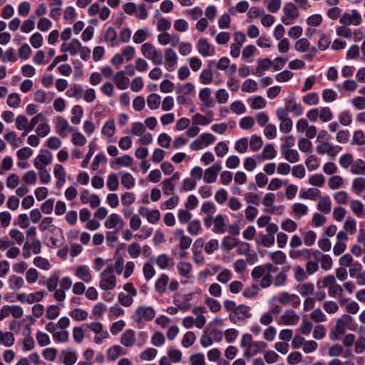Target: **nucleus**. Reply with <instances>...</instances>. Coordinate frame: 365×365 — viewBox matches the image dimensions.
Returning a JSON list of instances; mask_svg holds the SVG:
<instances>
[{
    "label": "nucleus",
    "instance_id": "obj_40",
    "mask_svg": "<svg viewBox=\"0 0 365 365\" xmlns=\"http://www.w3.org/2000/svg\"><path fill=\"white\" fill-rule=\"evenodd\" d=\"M237 243L238 242L237 239L227 236L224 237L221 245V247L224 251L228 252L231 250L233 247H236Z\"/></svg>",
    "mask_w": 365,
    "mask_h": 365
},
{
    "label": "nucleus",
    "instance_id": "obj_62",
    "mask_svg": "<svg viewBox=\"0 0 365 365\" xmlns=\"http://www.w3.org/2000/svg\"><path fill=\"white\" fill-rule=\"evenodd\" d=\"M248 140L246 138H242L237 140L235 144V149L240 153H245L247 150Z\"/></svg>",
    "mask_w": 365,
    "mask_h": 365
},
{
    "label": "nucleus",
    "instance_id": "obj_30",
    "mask_svg": "<svg viewBox=\"0 0 365 365\" xmlns=\"http://www.w3.org/2000/svg\"><path fill=\"white\" fill-rule=\"evenodd\" d=\"M317 208L325 214L329 213L331 209V202L329 197L325 196L320 198L317 205Z\"/></svg>",
    "mask_w": 365,
    "mask_h": 365
},
{
    "label": "nucleus",
    "instance_id": "obj_19",
    "mask_svg": "<svg viewBox=\"0 0 365 365\" xmlns=\"http://www.w3.org/2000/svg\"><path fill=\"white\" fill-rule=\"evenodd\" d=\"M66 96L70 98H74L77 100L81 99L83 94V88L79 84H72L66 91Z\"/></svg>",
    "mask_w": 365,
    "mask_h": 365
},
{
    "label": "nucleus",
    "instance_id": "obj_59",
    "mask_svg": "<svg viewBox=\"0 0 365 365\" xmlns=\"http://www.w3.org/2000/svg\"><path fill=\"white\" fill-rule=\"evenodd\" d=\"M201 228V224L200 220H194L189 222L187 226V232L193 236L198 235L199 230Z\"/></svg>",
    "mask_w": 365,
    "mask_h": 365
},
{
    "label": "nucleus",
    "instance_id": "obj_58",
    "mask_svg": "<svg viewBox=\"0 0 365 365\" xmlns=\"http://www.w3.org/2000/svg\"><path fill=\"white\" fill-rule=\"evenodd\" d=\"M36 340L40 346L43 347L48 346L51 343L49 336L41 331H38L36 333Z\"/></svg>",
    "mask_w": 365,
    "mask_h": 365
},
{
    "label": "nucleus",
    "instance_id": "obj_33",
    "mask_svg": "<svg viewBox=\"0 0 365 365\" xmlns=\"http://www.w3.org/2000/svg\"><path fill=\"white\" fill-rule=\"evenodd\" d=\"M351 173L354 175H365V161L361 159L356 160L351 165Z\"/></svg>",
    "mask_w": 365,
    "mask_h": 365
},
{
    "label": "nucleus",
    "instance_id": "obj_39",
    "mask_svg": "<svg viewBox=\"0 0 365 365\" xmlns=\"http://www.w3.org/2000/svg\"><path fill=\"white\" fill-rule=\"evenodd\" d=\"M72 117L71 118V123L78 125L81 122V118L83 115V110L81 106L76 105L72 108Z\"/></svg>",
    "mask_w": 365,
    "mask_h": 365
},
{
    "label": "nucleus",
    "instance_id": "obj_18",
    "mask_svg": "<svg viewBox=\"0 0 365 365\" xmlns=\"http://www.w3.org/2000/svg\"><path fill=\"white\" fill-rule=\"evenodd\" d=\"M289 256L292 259L306 260L312 257V252L311 250L304 248L299 250H290Z\"/></svg>",
    "mask_w": 365,
    "mask_h": 365
},
{
    "label": "nucleus",
    "instance_id": "obj_25",
    "mask_svg": "<svg viewBox=\"0 0 365 365\" xmlns=\"http://www.w3.org/2000/svg\"><path fill=\"white\" fill-rule=\"evenodd\" d=\"M200 100L207 106L212 107L213 101L211 98V90L209 88H204L199 93Z\"/></svg>",
    "mask_w": 365,
    "mask_h": 365
},
{
    "label": "nucleus",
    "instance_id": "obj_32",
    "mask_svg": "<svg viewBox=\"0 0 365 365\" xmlns=\"http://www.w3.org/2000/svg\"><path fill=\"white\" fill-rule=\"evenodd\" d=\"M285 106L289 111L294 113L296 116H299L303 113L302 107L300 104L295 103L294 100H288L285 102Z\"/></svg>",
    "mask_w": 365,
    "mask_h": 365
},
{
    "label": "nucleus",
    "instance_id": "obj_47",
    "mask_svg": "<svg viewBox=\"0 0 365 365\" xmlns=\"http://www.w3.org/2000/svg\"><path fill=\"white\" fill-rule=\"evenodd\" d=\"M292 210L296 216L302 217L306 215L309 210L306 205L297 202L292 205Z\"/></svg>",
    "mask_w": 365,
    "mask_h": 365
},
{
    "label": "nucleus",
    "instance_id": "obj_2",
    "mask_svg": "<svg viewBox=\"0 0 365 365\" xmlns=\"http://www.w3.org/2000/svg\"><path fill=\"white\" fill-rule=\"evenodd\" d=\"M352 320L353 318L348 314H344L341 318L338 319L336 325L329 331V339L331 341L337 340L340 336L345 333L346 325L352 322Z\"/></svg>",
    "mask_w": 365,
    "mask_h": 365
},
{
    "label": "nucleus",
    "instance_id": "obj_49",
    "mask_svg": "<svg viewBox=\"0 0 365 365\" xmlns=\"http://www.w3.org/2000/svg\"><path fill=\"white\" fill-rule=\"evenodd\" d=\"M36 19L34 16H31L28 19L24 21L21 31L23 33H29L31 32L35 27Z\"/></svg>",
    "mask_w": 365,
    "mask_h": 365
},
{
    "label": "nucleus",
    "instance_id": "obj_21",
    "mask_svg": "<svg viewBox=\"0 0 365 365\" xmlns=\"http://www.w3.org/2000/svg\"><path fill=\"white\" fill-rule=\"evenodd\" d=\"M257 244H262L265 247H269L275 242L274 235L259 233L255 240Z\"/></svg>",
    "mask_w": 365,
    "mask_h": 365
},
{
    "label": "nucleus",
    "instance_id": "obj_56",
    "mask_svg": "<svg viewBox=\"0 0 365 365\" xmlns=\"http://www.w3.org/2000/svg\"><path fill=\"white\" fill-rule=\"evenodd\" d=\"M107 186L110 191H115L118 190L119 182L117 175L111 173L108 175Z\"/></svg>",
    "mask_w": 365,
    "mask_h": 365
},
{
    "label": "nucleus",
    "instance_id": "obj_31",
    "mask_svg": "<svg viewBox=\"0 0 365 365\" xmlns=\"http://www.w3.org/2000/svg\"><path fill=\"white\" fill-rule=\"evenodd\" d=\"M193 123L196 125H207L210 124L212 119V114L210 113L207 115H202L200 113H196L192 118Z\"/></svg>",
    "mask_w": 365,
    "mask_h": 365
},
{
    "label": "nucleus",
    "instance_id": "obj_41",
    "mask_svg": "<svg viewBox=\"0 0 365 365\" xmlns=\"http://www.w3.org/2000/svg\"><path fill=\"white\" fill-rule=\"evenodd\" d=\"M269 256L275 264H284L287 258L286 255L279 250L269 253Z\"/></svg>",
    "mask_w": 365,
    "mask_h": 365
},
{
    "label": "nucleus",
    "instance_id": "obj_27",
    "mask_svg": "<svg viewBox=\"0 0 365 365\" xmlns=\"http://www.w3.org/2000/svg\"><path fill=\"white\" fill-rule=\"evenodd\" d=\"M214 229L213 232L215 233L222 234L225 232V217L223 215L219 214L217 215L213 221Z\"/></svg>",
    "mask_w": 365,
    "mask_h": 365
},
{
    "label": "nucleus",
    "instance_id": "obj_9",
    "mask_svg": "<svg viewBox=\"0 0 365 365\" xmlns=\"http://www.w3.org/2000/svg\"><path fill=\"white\" fill-rule=\"evenodd\" d=\"M165 53V67L168 71H173L178 63V56L176 52L172 48H166Z\"/></svg>",
    "mask_w": 365,
    "mask_h": 365
},
{
    "label": "nucleus",
    "instance_id": "obj_51",
    "mask_svg": "<svg viewBox=\"0 0 365 365\" xmlns=\"http://www.w3.org/2000/svg\"><path fill=\"white\" fill-rule=\"evenodd\" d=\"M26 247L31 249L34 255H38L41 251V243L38 239L33 238L31 244H25L24 249Z\"/></svg>",
    "mask_w": 365,
    "mask_h": 365
},
{
    "label": "nucleus",
    "instance_id": "obj_53",
    "mask_svg": "<svg viewBox=\"0 0 365 365\" xmlns=\"http://www.w3.org/2000/svg\"><path fill=\"white\" fill-rule=\"evenodd\" d=\"M344 229L351 235L355 233L356 230V222L355 219L351 217H348L344 223Z\"/></svg>",
    "mask_w": 365,
    "mask_h": 365
},
{
    "label": "nucleus",
    "instance_id": "obj_5",
    "mask_svg": "<svg viewBox=\"0 0 365 365\" xmlns=\"http://www.w3.org/2000/svg\"><path fill=\"white\" fill-rule=\"evenodd\" d=\"M250 312V307L245 304H240L237 306L234 313H230L229 319L233 324H239L241 322H244L247 319L251 317Z\"/></svg>",
    "mask_w": 365,
    "mask_h": 365
},
{
    "label": "nucleus",
    "instance_id": "obj_42",
    "mask_svg": "<svg viewBox=\"0 0 365 365\" xmlns=\"http://www.w3.org/2000/svg\"><path fill=\"white\" fill-rule=\"evenodd\" d=\"M147 103L151 110L158 108L160 104V96L156 93L149 95L147 98Z\"/></svg>",
    "mask_w": 365,
    "mask_h": 365
},
{
    "label": "nucleus",
    "instance_id": "obj_54",
    "mask_svg": "<svg viewBox=\"0 0 365 365\" xmlns=\"http://www.w3.org/2000/svg\"><path fill=\"white\" fill-rule=\"evenodd\" d=\"M200 81L202 84L207 85L210 83L213 79V74L210 67L207 69H204L200 76Z\"/></svg>",
    "mask_w": 365,
    "mask_h": 365
},
{
    "label": "nucleus",
    "instance_id": "obj_35",
    "mask_svg": "<svg viewBox=\"0 0 365 365\" xmlns=\"http://www.w3.org/2000/svg\"><path fill=\"white\" fill-rule=\"evenodd\" d=\"M272 65V61L268 58H265L259 60L258 65H257L255 72L254 73L258 76H260L261 72L262 71L268 70L271 67Z\"/></svg>",
    "mask_w": 365,
    "mask_h": 365
},
{
    "label": "nucleus",
    "instance_id": "obj_61",
    "mask_svg": "<svg viewBox=\"0 0 365 365\" xmlns=\"http://www.w3.org/2000/svg\"><path fill=\"white\" fill-rule=\"evenodd\" d=\"M298 147L304 153H311L312 150V143L307 138H301L299 140Z\"/></svg>",
    "mask_w": 365,
    "mask_h": 365
},
{
    "label": "nucleus",
    "instance_id": "obj_26",
    "mask_svg": "<svg viewBox=\"0 0 365 365\" xmlns=\"http://www.w3.org/2000/svg\"><path fill=\"white\" fill-rule=\"evenodd\" d=\"M282 153L284 155L285 159L291 163H294L299 161V155L297 150L287 149L284 150V146L281 148Z\"/></svg>",
    "mask_w": 365,
    "mask_h": 365
},
{
    "label": "nucleus",
    "instance_id": "obj_43",
    "mask_svg": "<svg viewBox=\"0 0 365 365\" xmlns=\"http://www.w3.org/2000/svg\"><path fill=\"white\" fill-rule=\"evenodd\" d=\"M123 348L119 345L113 346L108 349L107 351V358L110 361H115L120 354Z\"/></svg>",
    "mask_w": 365,
    "mask_h": 365
},
{
    "label": "nucleus",
    "instance_id": "obj_48",
    "mask_svg": "<svg viewBox=\"0 0 365 365\" xmlns=\"http://www.w3.org/2000/svg\"><path fill=\"white\" fill-rule=\"evenodd\" d=\"M257 89V83L255 80L247 79L242 86V91L246 93H253Z\"/></svg>",
    "mask_w": 365,
    "mask_h": 365
},
{
    "label": "nucleus",
    "instance_id": "obj_37",
    "mask_svg": "<svg viewBox=\"0 0 365 365\" xmlns=\"http://www.w3.org/2000/svg\"><path fill=\"white\" fill-rule=\"evenodd\" d=\"M177 269L180 276L189 278L192 264L190 262H180L177 264Z\"/></svg>",
    "mask_w": 365,
    "mask_h": 365
},
{
    "label": "nucleus",
    "instance_id": "obj_15",
    "mask_svg": "<svg viewBox=\"0 0 365 365\" xmlns=\"http://www.w3.org/2000/svg\"><path fill=\"white\" fill-rule=\"evenodd\" d=\"M299 316L292 310H287L281 317V320L284 325H294L299 322Z\"/></svg>",
    "mask_w": 365,
    "mask_h": 365
},
{
    "label": "nucleus",
    "instance_id": "obj_63",
    "mask_svg": "<svg viewBox=\"0 0 365 365\" xmlns=\"http://www.w3.org/2000/svg\"><path fill=\"white\" fill-rule=\"evenodd\" d=\"M128 252L132 258H137L140 256L141 248L138 243L132 242L128 247Z\"/></svg>",
    "mask_w": 365,
    "mask_h": 365
},
{
    "label": "nucleus",
    "instance_id": "obj_16",
    "mask_svg": "<svg viewBox=\"0 0 365 365\" xmlns=\"http://www.w3.org/2000/svg\"><path fill=\"white\" fill-rule=\"evenodd\" d=\"M135 341V332L132 329H128L122 335L120 343L125 347H132L134 346Z\"/></svg>",
    "mask_w": 365,
    "mask_h": 365
},
{
    "label": "nucleus",
    "instance_id": "obj_52",
    "mask_svg": "<svg viewBox=\"0 0 365 365\" xmlns=\"http://www.w3.org/2000/svg\"><path fill=\"white\" fill-rule=\"evenodd\" d=\"M352 188L357 193L359 194L365 190V178H356L352 182Z\"/></svg>",
    "mask_w": 365,
    "mask_h": 365
},
{
    "label": "nucleus",
    "instance_id": "obj_60",
    "mask_svg": "<svg viewBox=\"0 0 365 365\" xmlns=\"http://www.w3.org/2000/svg\"><path fill=\"white\" fill-rule=\"evenodd\" d=\"M320 190L315 188H309L307 191L300 193V197L304 199L315 200L320 196Z\"/></svg>",
    "mask_w": 365,
    "mask_h": 365
},
{
    "label": "nucleus",
    "instance_id": "obj_11",
    "mask_svg": "<svg viewBox=\"0 0 365 365\" xmlns=\"http://www.w3.org/2000/svg\"><path fill=\"white\" fill-rule=\"evenodd\" d=\"M105 226L108 229H115L119 231L123 229L124 222L122 218L117 214H111L108 216L105 222Z\"/></svg>",
    "mask_w": 365,
    "mask_h": 365
},
{
    "label": "nucleus",
    "instance_id": "obj_44",
    "mask_svg": "<svg viewBox=\"0 0 365 365\" xmlns=\"http://www.w3.org/2000/svg\"><path fill=\"white\" fill-rule=\"evenodd\" d=\"M336 284V279L333 275H328L325 277L322 281H319L317 285L319 288H328L332 287Z\"/></svg>",
    "mask_w": 365,
    "mask_h": 365
},
{
    "label": "nucleus",
    "instance_id": "obj_28",
    "mask_svg": "<svg viewBox=\"0 0 365 365\" xmlns=\"http://www.w3.org/2000/svg\"><path fill=\"white\" fill-rule=\"evenodd\" d=\"M297 290L303 297H308L314 293V286L311 282L299 284L297 286Z\"/></svg>",
    "mask_w": 365,
    "mask_h": 365
},
{
    "label": "nucleus",
    "instance_id": "obj_7",
    "mask_svg": "<svg viewBox=\"0 0 365 365\" xmlns=\"http://www.w3.org/2000/svg\"><path fill=\"white\" fill-rule=\"evenodd\" d=\"M53 160V155L51 152L47 150H41L40 154L34 159V165L36 169L46 168Z\"/></svg>",
    "mask_w": 365,
    "mask_h": 365
},
{
    "label": "nucleus",
    "instance_id": "obj_14",
    "mask_svg": "<svg viewBox=\"0 0 365 365\" xmlns=\"http://www.w3.org/2000/svg\"><path fill=\"white\" fill-rule=\"evenodd\" d=\"M77 359L76 353L71 350H63L59 356V361L65 365H74Z\"/></svg>",
    "mask_w": 365,
    "mask_h": 365
},
{
    "label": "nucleus",
    "instance_id": "obj_45",
    "mask_svg": "<svg viewBox=\"0 0 365 365\" xmlns=\"http://www.w3.org/2000/svg\"><path fill=\"white\" fill-rule=\"evenodd\" d=\"M196 340V336L193 331H187L185 334L182 340V345L185 348L191 346Z\"/></svg>",
    "mask_w": 365,
    "mask_h": 365
},
{
    "label": "nucleus",
    "instance_id": "obj_3",
    "mask_svg": "<svg viewBox=\"0 0 365 365\" xmlns=\"http://www.w3.org/2000/svg\"><path fill=\"white\" fill-rule=\"evenodd\" d=\"M113 273V267H109L101 272L99 285L103 290H111L115 287L116 277Z\"/></svg>",
    "mask_w": 365,
    "mask_h": 365
},
{
    "label": "nucleus",
    "instance_id": "obj_29",
    "mask_svg": "<svg viewBox=\"0 0 365 365\" xmlns=\"http://www.w3.org/2000/svg\"><path fill=\"white\" fill-rule=\"evenodd\" d=\"M14 341L15 338L11 332L7 331L4 333L0 330V344L10 347L14 344Z\"/></svg>",
    "mask_w": 365,
    "mask_h": 365
},
{
    "label": "nucleus",
    "instance_id": "obj_64",
    "mask_svg": "<svg viewBox=\"0 0 365 365\" xmlns=\"http://www.w3.org/2000/svg\"><path fill=\"white\" fill-rule=\"evenodd\" d=\"M122 185L127 189H131L135 185V179L131 174L126 173L121 178Z\"/></svg>",
    "mask_w": 365,
    "mask_h": 365
},
{
    "label": "nucleus",
    "instance_id": "obj_36",
    "mask_svg": "<svg viewBox=\"0 0 365 365\" xmlns=\"http://www.w3.org/2000/svg\"><path fill=\"white\" fill-rule=\"evenodd\" d=\"M350 208L352 212L359 217H364L365 214L364 212V205L358 200H354L350 203Z\"/></svg>",
    "mask_w": 365,
    "mask_h": 365
},
{
    "label": "nucleus",
    "instance_id": "obj_46",
    "mask_svg": "<svg viewBox=\"0 0 365 365\" xmlns=\"http://www.w3.org/2000/svg\"><path fill=\"white\" fill-rule=\"evenodd\" d=\"M344 180L340 175H334L329 179L328 185L331 190H336L342 186Z\"/></svg>",
    "mask_w": 365,
    "mask_h": 365
},
{
    "label": "nucleus",
    "instance_id": "obj_6",
    "mask_svg": "<svg viewBox=\"0 0 365 365\" xmlns=\"http://www.w3.org/2000/svg\"><path fill=\"white\" fill-rule=\"evenodd\" d=\"M361 16L356 9L351 10V13L344 12L339 19L340 24L345 26H349L351 24L359 26L361 24Z\"/></svg>",
    "mask_w": 365,
    "mask_h": 365
},
{
    "label": "nucleus",
    "instance_id": "obj_50",
    "mask_svg": "<svg viewBox=\"0 0 365 365\" xmlns=\"http://www.w3.org/2000/svg\"><path fill=\"white\" fill-rule=\"evenodd\" d=\"M46 116L42 113H38L32 118L29 123L28 122L27 132H31L38 122H46Z\"/></svg>",
    "mask_w": 365,
    "mask_h": 365
},
{
    "label": "nucleus",
    "instance_id": "obj_10",
    "mask_svg": "<svg viewBox=\"0 0 365 365\" xmlns=\"http://www.w3.org/2000/svg\"><path fill=\"white\" fill-rule=\"evenodd\" d=\"M221 169L222 166L220 163H215L206 169L203 177L204 182L205 183H212L215 182Z\"/></svg>",
    "mask_w": 365,
    "mask_h": 365
},
{
    "label": "nucleus",
    "instance_id": "obj_24",
    "mask_svg": "<svg viewBox=\"0 0 365 365\" xmlns=\"http://www.w3.org/2000/svg\"><path fill=\"white\" fill-rule=\"evenodd\" d=\"M169 282V277L166 274H161L156 280L155 287L160 294H164Z\"/></svg>",
    "mask_w": 365,
    "mask_h": 365
},
{
    "label": "nucleus",
    "instance_id": "obj_8",
    "mask_svg": "<svg viewBox=\"0 0 365 365\" xmlns=\"http://www.w3.org/2000/svg\"><path fill=\"white\" fill-rule=\"evenodd\" d=\"M158 41L162 46L170 44L175 47L180 42V37L177 34H170L167 32H163L158 36Z\"/></svg>",
    "mask_w": 365,
    "mask_h": 365
},
{
    "label": "nucleus",
    "instance_id": "obj_38",
    "mask_svg": "<svg viewBox=\"0 0 365 365\" xmlns=\"http://www.w3.org/2000/svg\"><path fill=\"white\" fill-rule=\"evenodd\" d=\"M8 283L11 289L17 290L23 287L24 281L21 277L12 275L9 277Z\"/></svg>",
    "mask_w": 365,
    "mask_h": 365
},
{
    "label": "nucleus",
    "instance_id": "obj_23",
    "mask_svg": "<svg viewBox=\"0 0 365 365\" xmlns=\"http://www.w3.org/2000/svg\"><path fill=\"white\" fill-rule=\"evenodd\" d=\"M69 125L67 120L63 117H58L56 123V130L61 137L65 138L66 136V130Z\"/></svg>",
    "mask_w": 365,
    "mask_h": 365
},
{
    "label": "nucleus",
    "instance_id": "obj_20",
    "mask_svg": "<svg viewBox=\"0 0 365 365\" xmlns=\"http://www.w3.org/2000/svg\"><path fill=\"white\" fill-rule=\"evenodd\" d=\"M76 275L85 282H89L92 279L90 269L87 265L79 266L76 271Z\"/></svg>",
    "mask_w": 365,
    "mask_h": 365
},
{
    "label": "nucleus",
    "instance_id": "obj_55",
    "mask_svg": "<svg viewBox=\"0 0 365 365\" xmlns=\"http://www.w3.org/2000/svg\"><path fill=\"white\" fill-rule=\"evenodd\" d=\"M310 317L312 320L317 323L324 322L327 320L326 315L319 308L314 309L310 314Z\"/></svg>",
    "mask_w": 365,
    "mask_h": 365
},
{
    "label": "nucleus",
    "instance_id": "obj_1",
    "mask_svg": "<svg viewBox=\"0 0 365 365\" xmlns=\"http://www.w3.org/2000/svg\"><path fill=\"white\" fill-rule=\"evenodd\" d=\"M141 52L148 59L150 60L155 66L163 63V53L160 49L156 48L150 43H145L141 46Z\"/></svg>",
    "mask_w": 365,
    "mask_h": 365
},
{
    "label": "nucleus",
    "instance_id": "obj_22",
    "mask_svg": "<svg viewBox=\"0 0 365 365\" xmlns=\"http://www.w3.org/2000/svg\"><path fill=\"white\" fill-rule=\"evenodd\" d=\"M150 36L149 29L145 27L137 30L133 35V41L135 43H141Z\"/></svg>",
    "mask_w": 365,
    "mask_h": 365
},
{
    "label": "nucleus",
    "instance_id": "obj_57",
    "mask_svg": "<svg viewBox=\"0 0 365 365\" xmlns=\"http://www.w3.org/2000/svg\"><path fill=\"white\" fill-rule=\"evenodd\" d=\"M170 261L172 259L166 254H161L158 256L156 264L161 269H165L169 266Z\"/></svg>",
    "mask_w": 365,
    "mask_h": 365
},
{
    "label": "nucleus",
    "instance_id": "obj_13",
    "mask_svg": "<svg viewBox=\"0 0 365 365\" xmlns=\"http://www.w3.org/2000/svg\"><path fill=\"white\" fill-rule=\"evenodd\" d=\"M267 346V343L264 341H253L250 348L245 351L244 356L245 357H250L262 352Z\"/></svg>",
    "mask_w": 365,
    "mask_h": 365
},
{
    "label": "nucleus",
    "instance_id": "obj_17",
    "mask_svg": "<svg viewBox=\"0 0 365 365\" xmlns=\"http://www.w3.org/2000/svg\"><path fill=\"white\" fill-rule=\"evenodd\" d=\"M114 83L120 90H125L128 87L129 79L125 76L124 71L117 72L113 77Z\"/></svg>",
    "mask_w": 365,
    "mask_h": 365
},
{
    "label": "nucleus",
    "instance_id": "obj_12",
    "mask_svg": "<svg viewBox=\"0 0 365 365\" xmlns=\"http://www.w3.org/2000/svg\"><path fill=\"white\" fill-rule=\"evenodd\" d=\"M197 48L200 55L203 57L213 56L215 54L214 48L210 45L206 39L200 38L197 43Z\"/></svg>",
    "mask_w": 365,
    "mask_h": 365
},
{
    "label": "nucleus",
    "instance_id": "obj_34",
    "mask_svg": "<svg viewBox=\"0 0 365 365\" xmlns=\"http://www.w3.org/2000/svg\"><path fill=\"white\" fill-rule=\"evenodd\" d=\"M283 12L285 16H289L292 19H296L299 15L296 6L291 2L285 4L283 8Z\"/></svg>",
    "mask_w": 365,
    "mask_h": 365
},
{
    "label": "nucleus",
    "instance_id": "obj_4",
    "mask_svg": "<svg viewBox=\"0 0 365 365\" xmlns=\"http://www.w3.org/2000/svg\"><path fill=\"white\" fill-rule=\"evenodd\" d=\"M155 316V312L151 307L140 305L136 308L132 317L135 322L140 323L151 321Z\"/></svg>",
    "mask_w": 365,
    "mask_h": 365
}]
</instances>
